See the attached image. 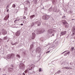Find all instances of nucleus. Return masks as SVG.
Here are the masks:
<instances>
[{
	"label": "nucleus",
	"mask_w": 75,
	"mask_h": 75,
	"mask_svg": "<svg viewBox=\"0 0 75 75\" xmlns=\"http://www.w3.org/2000/svg\"><path fill=\"white\" fill-rule=\"evenodd\" d=\"M62 22L64 25L65 28H67L68 27V23H67L66 21L63 20H62Z\"/></svg>",
	"instance_id": "obj_1"
},
{
	"label": "nucleus",
	"mask_w": 75,
	"mask_h": 75,
	"mask_svg": "<svg viewBox=\"0 0 75 75\" xmlns=\"http://www.w3.org/2000/svg\"><path fill=\"white\" fill-rule=\"evenodd\" d=\"M42 18L43 20H48L50 18V16L47 15L44 16Z\"/></svg>",
	"instance_id": "obj_2"
},
{
	"label": "nucleus",
	"mask_w": 75,
	"mask_h": 75,
	"mask_svg": "<svg viewBox=\"0 0 75 75\" xmlns=\"http://www.w3.org/2000/svg\"><path fill=\"white\" fill-rule=\"evenodd\" d=\"M1 32L4 35L7 34V31L5 29H2L1 30Z\"/></svg>",
	"instance_id": "obj_3"
},
{
	"label": "nucleus",
	"mask_w": 75,
	"mask_h": 75,
	"mask_svg": "<svg viewBox=\"0 0 75 75\" xmlns=\"http://www.w3.org/2000/svg\"><path fill=\"white\" fill-rule=\"evenodd\" d=\"M14 55L13 54H9L7 55V58L8 59H10V58H11L12 57H13V56Z\"/></svg>",
	"instance_id": "obj_4"
},
{
	"label": "nucleus",
	"mask_w": 75,
	"mask_h": 75,
	"mask_svg": "<svg viewBox=\"0 0 75 75\" xmlns=\"http://www.w3.org/2000/svg\"><path fill=\"white\" fill-rule=\"evenodd\" d=\"M20 68L21 69H23L24 68V64L23 63H21L20 65Z\"/></svg>",
	"instance_id": "obj_5"
},
{
	"label": "nucleus",
	"mask_w": 75,
	"mask_h": 75,
	"mask_svg": "<svg viewBox=\"0 0 75 75\" xmlns=\"http://www.w3.org/2000/svg\"><path fill=\"white\" fill-rule=\"evenodd\" d=\"M35 34L34 33H32V35L31 37V39L33 40L34 38H35Z\"/></svg>",
	"instance_id": "obj_6"
},
{
	"label": "nucleus",
	"mask_w": 75,
	"mask_h": 75,
	"mask_svg": "<svg viewBox=\"0 0 75 75\" xmlns=\"http://www.w3.org/2000/svg\"><path fill=\"white\" fill-rule=\"evenodd\" d=\"M20 34V31H18L16 33V36H19Z\"/></svg>",
	"instance_id": "obj_7"
},
{
	"label": "nucleus",
	"mask_w": 75,
	"mask_h": 75,
	"mask_svg": "<svg viewBox=\"0 0 75 75\" xmlns=\"http://www.w3.org/2000/svg\"><path fill=\"white\" fill-rule=\"evenodd\" d=\"M66 33H67V31H64L63 32H62L61 33V34L60 35H61V36L64 35H65V34H66Z\"/></svg>",
	"instance_id": "obj_8"
},
{
	"label": "nucleus",
	"mask_w": 75,
	"mask_h": 75,
	"mask_svg": "<svg viewBox=\"0 0 75 75\" xmlns=\"http://www.w3.org/2000/svg\"><path fill=\"white\" fill-rule=\"evenodd\" d=\"M8 18H9V15H7L6 16H5L4 19L5 20H7Z\"/></svg>",
	"instance_id": "obj_9"
},
{
	"label": "nucleus",
	"mask_w": 75,
	"mask_h": 75,
	"mask_svg": "<svg viewBox=\"0 0 75 75\" xmlns=\"http://www.w3.org/2000/svg\"><path fill=\"white\" fill-rule=\"evenodd\" d=\"M47 32L49 33H50V34H52V30L49 29L48 30Z\"/></svg>",
	"instance_id": "obj_10"
},
{
	"label": "nucleus",
	"mask_w": 75,
	"mask_h": 75,
	"mask_svg": "<svg viewBox=\"0 0 75 75\" xmlns=\"http://www.w3.org/2000/svg\"><path fill=\"white\" fill-rule=\"evenodd\" d=\"M38 23V26H40V25H41L40 22H39V21L35 22V24H37Z\"/></svg>",
	"instance_id": "obj_11"
},
{
	"label": "nucleus",
	"mask_w": 75,
	"mask_h": 75,
	"mask_svg": "<svg viewBox=\"0 0 75 75\" xmlns=\"http://www.w3.org/2000/svg\"><path fill=\"white\" fill-rule=\"evenodd\" d=\"M8 71H10V72H11V71H13V69L12 68H9L8 69Z\"/></svg>",
	"instance_id": "obj_12"
},
{
	"label": "nucleus",
	"mask_w": 75,
	"mask_h": 75,
	"mask_svg": "<svg viewBox=\"0 0 75 75\" xmlns=\"http://www.w3.org/2000/svg\"><path fill=\"white\" fill-rule=\"evenodd\" d=\"M74 49H75V48H74V47H71V48L70 50V51H73V50H74Z\"/></svg>",
	"instance_id": "obj_13"
},
{
	"label": "nucleus",
	"mask_w": 75,
	"mask_h": 75,
	"mask_svg": "<svg viewBox=\"0 0 75 75\" xmlns=\"http://www.w3.org/2000/svg\"><path fill=\"white\" fill-rule=\"evenodd\" d=\"M20 20V18H19L18 20H15L14 21L15 23H17L18 22V21H19Z\"/></svg>",
	"instance_id": "obj_14"
},
{
	"label": "nucleus",
	"mask_w": 75,
	"mask_h": 75,
	"mask_svg": "<svg viewBox=\"0 0 75 75\" xmlns=\"http://www.w3.org/2000/svg\"><path fill=\"white\" fill-rule=\"evenodd\" d=\"M72 30L74 31V32H75V26H74L72 28Z\"/></svg>",
	"instance_id": "obj_15"
},
{
	"label": "nucleus",
	"mask_w": 75,
	"mask_h": 75,
	"mask_svg": "<svg viewBox=\"0 0 75 75\" xmlns=\"http://www.w3.org/2000/svg\"><path fill=\"white\" fill-rule=\"evenodd\" d=\"M34 24H35L34 23L32 22L31 24V27H33V26L34 25Z\"/></svg>",
	"instance_id": "obj_16"
},
{
	"label": "nucleus",
	"mask_w": 75,
	"mask_h": 75,
	"mask_svg": "<svg viewBox=\"0 0 75 75\" xmlns=\"http://www.w3.org/2000/svg\"><path fill=\"white\" fill-rule=\"evenodd\" d=\"M18 44V43L16 42L14 43H12L11 44L13 45H16V44Z\"/></svg>",
	"instance_id": "obj_17"
},
{
	"label": "nucleus",
	"mask_w": 75,
	"mask_h": 75,
	"mask_svg": "<svg viewBox=\"0 0 75 75\" xmlns=\"http://www.w3.org/2000/svg\"><path fill=\"white\" fill-rule=\"evenodd\" d=\"M38 32L39 33V34H41L42 33H43V31H41V30H39L38 31Z\"/></svg>",
	"instance_id": "obj_18"
},
{
	"label": "nucleus",
	"mask_w": 75,
	"mask_h": 75,
	"mask_svg": "<svg viewBox=\"0 0 75 75\" xmlns=\"http://www.w3.org/2000/svg\"><path fill=\"white\" fill-rule=\"evenodd\" d=\"M41 71H42V70L41 69V68L39 69V72H41Z\"/></svg>",
	"instance_id": "obj_19"
},
{
	"label": "nucleus",
	"mask_w": 75,
	"mask_h": 75,
	"mask_svg": "<svg viewBox=\"0 0 75 75\" xmlns=\"http://www.w3.org/2000/svg\"><path fill=\"white\" fill-rule=\"evenodd\" d=\"M13 7V8H15L16 7V5L15 4H13L12 5Z\"/></svg>",
	"instance_id": "obj_20"
},
{
	"label": "nucleus",
	"mask_w": 75,
	"mask_h": 75,
	"mask_svg": "<svg viewBox=\"0 0 75 75\" xmlns=\"http://www.w3.org/2000/svg\"><path fill=\"white\" fill-rule=\"evenodd\" d=\"M16 56L17 57H18V58H20V55L19 54H17Z\"/></svg>",
	"instance_id": "obj_21"
},
{
	"label": "nucleus",
	"mask_w": 75,
	"mask_h": 75,
	"mask_svg": "<svg viewBox=\"0 0 75 75\" xmlns=\"http://www.w3.org/2000/svg\"><path fill=\"white\" fill-rule=\"evenodd\" d=\"M30 17H31L32 18H33L34 17H35V15H34L33 16L32 15L30 16Z\"/></svg>",
	"instance_id": "obj_22"
},
{
	"label": "nucleus",
	"mask_w": 75,
	"mask_h": 75,
	"mask_svg": "<svg viewBox=\"0 0 75 75\" xmlns=\"http://www.w3.org/2000/svg\"><path fill=\"white\" fill-rule=\"evenodd\" d=\"M39 49H40L39 48H38L36 49V51H39Z\"/></svg>",
	"instance_id": "obj_23"
},
{
	"label": "nucleus",
	"mask_w": 75,
	"mask_h": 75,
	"mask_svg": "<svg viewBox=\"0 0 75 75\" xmlns=\"http://www.w3.org/2000/svg\"><path fill=\"white\" fill-rule=\"evenodd\" d=\"M67 52V50H66V51H65L64 52H63V53H62V54H64V53H65V52Z\"/></svg>",
	"instance_id": "obj_24"
},
{
	"label": "nucleus",
	"mask_w": 75,
	"mask_h": 75,
	"mask_svg": "<svg viewBox=\"0 0 75 75\" xmlns=\"http://www.w3.org/2000/svg\"><path fill=\"white\" fill-rule=\"evenodd\" d=\"M75 34V33H73V34H72V35H73V36H74V35Z\"/></svg>",
	"instance_id": "obj_25"
},
{
	"label": "nucleus",
	"mask_w": 75,
	"mask_h": 75,
	"mask_svg": "<svg viewBox=\"0 0 75 75\" xmlns=\"http://www.w3.org/2000/svg\"><path fill=\"white\" fill-rule=\"evenodd\" d=\"M69 53H70V52H69L67 53V54H69Z\"/></svg>",
	"instance_id": "obj_26"
},
{
	"label": "nucleus",
	"mask_w": 75,
	"mask_h": 75,
	"mask_svg": "<svg viewBox=\"0 0 75 75\" xmlns=\"http://www.w3.org/2000/svg\"><path fill=\"white\" fill-rule=\"evenodd\" d=\"M23 18L24 19H25V18H26V17L25 16H23Z\"/></svg>",
	"instance_id": "obj_27"
},
{
	"label": "nucleus",
	"mask_w": 75,
	"mask_h": 75,
	"mask_svg": "<svg viewBox=\"0 0 75 75\" xmlns=\"http://www.w3.org/2000/svg\"><path fill=\"white\" fill-rule=\"evenodd\" d=\"M67 53H66L64 54V56H67Z\"/></svg>",
	"instance_id": "obj_28"
},
{
	"label": "nucleus",
	"mask_w": 75,
	"mask_h": 75,
	"mask_svg": "<svg viewBox=\"0 0 75 75\" xmlns=\"http://www.w3.org/2000/svg\"><path fill=\"white\" fill-rule=\"evenodd\" d=\"M50 52V51H48V52H46V54H47V53H49V52Z\"/></svg>",
	"instance_id": "obj_29"
},
{
	"label": "nucleus",
	"mask_w": 75,
	"mask_h": 75,
	"mask_svg": "<svg viewBox=\"0 0 75 75\" xmlns=\"http://www.w3.org/2000/svg\"><path fill=\"white\" fill-rule=\"evenodd\" d=\"M35 1H36V4H37V1H38V0H35Z\"/></svg>",
	"instance_id": "obj_30"
},
{
	"label": "nucleus",
	"mask_w": 75,
	"mask_h": 75,
	"mask_svg": "<svg viewBox=\"0 0 75 75\" xmlns=\"http://www.w3.org/2000/svg\"><path fill=\"white\" fill-rule=\"evenodd\" d=\"M27 70H25V73H27Z\"/></svg>",
	"instance_id": "obj_31"
},
{
	"label": "nucleus",
	"mask_w": 75,
	"mask_h": 75,
	"mask_svg": "<svg viewBox=\"0 0 75 75\" xmlns=\"http://www.w3.org/2000/svg\"><path fill=\"white\" fill-rule=\"evenodd\" d=\"M8 8V5H7V6H6V8Z\"/></svg>",
	"instance_id": "obj_32"
},
{
	"label": "nucleus",
	"mask_w": 75,
	"mask_h": 75,
	"mask_svg": "<svg viewBox=\"0 0 75 75\" xmlns=\"http://www.w3.org/2000/svg\"><path fill=\"white\" fill-rule=\"evenodd\" d=\"M29 70H30L31 71H32V69H29Z\"/></svg>",
	"instance_id": "obj_33"
},
{
	"label": "nucleus",
	"mask_w": 75,
	"mask_h": 75,
	"mask_svg": "<svg viewBox=\"0 0 75 75\" xmlns=\"http://www.w3.org/2000/svg\"><path fill=\"white\" fill-rule=\"evenodd\" d=\"M58 72H59V73H60V72H61V71H58Z\"/></svg>",
	"instance_id": "obj_34"
},
{
	"label": "nucleus",
	"mask_w": 75,
	"mask_h": 75,
	"mask_svg": "<svg viewBox=\"0 0 75 75\" xmlns=\"http://www.w3.org/2000/svg\"><path fill=\"white\" fill-rule=\"evenodd\" d=\"M21 25H23V24L21 23Z\"/></svg>",
	"instance_id": "obj_35"
},
{
	"label": "nucleus",
	"mask_w": 75,
	"mask_h": 75,
	"mask_svg": "<svg viewBox=\"0 0 75 75\" xmlns=\"http://www.w3.org/2000/svg\"><path fill=\"white\" fill-rule=\"evenodd\" d=\"M64 68H66V69H68V68L67 67H64Z\"/></svg>",
	"instance_id": "obj_36"
},
{
	"label": "nucleus",
	"mask_w": 75,
	"mask_h": 75,
	"mask_svg": "<svg viewBox=\"0 0 75 75\" xmlns=\"http://www.w3.org/2000/svg\"><path fill=\"white\" fill-rule=\"evenodd\" d=\"M65 17H66V16H64V18H65Z\"/></svg>",
	"instance_id": "obj_37"
},
{
	"label": "nucleus",
	"mask_w": 75,
	"mask_h": 75,
	"mask_svg": "<svg viewBox=\"0 0 75 75\" xmlns=\"http://www.w3.org/2000/svg\"><path fill=\"white\" fill-rule=\"evenodd\" d=\"M23 75H25V74H24V73H23Z\"/></svg>",
	"instance_id": "obj_38"
},
{
	"label": "nucleus",
	"mask_w": 75,
	"mask_h": 75,
	"mask_svg": "<svg viewBox=\"0 0 75 75\" xmlns=\"http://www.w3.org/2000/svg\"><path fill=\"white\" fill-rule=\"evenodd\" d=\"M7 12L8 11V10H7Z\"/></svg>",
	"instance_id": "obj_39"
},
{
	"label": "nucleus",
	"mask_w": 75,
	"mask_h": 75,
	"mask_svg": "<svg viewBox=\"0 0 75 75\" xmlns=\"http://www.w3.org/2000/svg\"><path fill=\"white\" fill-rule=\"evenodd\" d=\"M75 19H72L71 20H74Z\"/></svg>",
	"instance_id": "obj_40"
},
{
	"label": "nucleus",
	"mask_w": 75,
	"mask_h": 75,
	"mask_svg": "<svg viewBox=\"0 0 75 75\" xmlns=\"http://www.w3.org/2000/svg\"><path fill=\"white\" fill-rule=\"evenodd\" d=\"M52 35H53V36H54V34H52Z\"/></svg>",
	"instance_id": "obj_41"
},
{
	"label": "nucleus",
	"mask_w": 75,
	"mask_h": 75,
	"mask_svg": "<svg viewBox=\"0 0 75 75\" xmlns=\"http://www.w3.org/2000/svg\"><path fill=\"white\" fill-rule=\"evenodd\" d=\"M0 70H1V69L0 68Z\"/></svg>",
	"instance_id": "obj_42"
},
{
	"label": "nucleus",
	"mask_w": 75,
	"mask_h": 75,
	"mask_svg": "<svg viewBox=\"0 0 75 75\" xmlns=\"http://www.w3.org/2000/svg\"><path fill=\"white\" fill-rule=\"evenodd\" d=\"M0 33H1V32H0Z\"/></svg>",
	"instance_id": "obj_43"
},
{
	"label": "nucleus",
	"mask_w": 75,
	"mask_h": 75,
	"mask_svg": "<svg viewBox=\"0 0 75 75\" xmlns=\"http://www.w3.org/2000/svg\"><path fill=\"white\" fill-rule=\"evenodd\" d=\"M3 75H4V74H3Z\"/></svg>",
	"instance_id": "obj_44"
}]
</instances>
